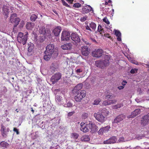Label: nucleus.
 I'll use <instances>...</instances> for the list:
<instances>
[{"label": "nucleus", "instance_id": "obj_1", "mask_svg": "<svg viewBox=\"0 0 149 149\" xmlns=\"http://www.w3.org/2000/svg\"><path fill=\"white\" fill-rule=\"evenodd\" d=\"M54 45L53 44L48 45L46 47V51L44 52V59L45 60L48 61L51 58L52 54H54V56H56L58 55L57 51H54Z\"/></svg>", "mask_w": 149, "mask_h": 149}, {"label": "nucleus", "instance_id": "obj_2", "mask_svg": "<svg viewBox=\"0 0 149 149\" xmlns=\"http://www.w3.org/2000/svg\"><path fill=\"white\" fill-rule=\"evenodd\" d=\"M104 60H97L95 62V65L97 67L103 68L108 66L109 64V60L110 59V56L106 55L104 57Z\"/></svg>", "mask_w": 149, "mask_h": 149}, {"label": "nucleus", "instance_id": "obj_3", "mask_svg": "<svg viewBox=\"0 0 149 149\" xmlns=\"http://www.w3.org/2000/svg\"><path fill=\"white\" fill-rule=\"evenodd\" d=\"M28 33L26 32L25 34L21 32H19L17 36V40L18 42L24 45L26 43L28 37Z\"/></svg>", "mask_w": 149, "mask_h": 149}, {"label": "nucleus", "instance_id": "obj_4", "mask_svg": "<svg viewBox=\"0 0 149 149\" xmlns=\"http://www.w3.org/2000/svg\"><path fill=\"white\" fill-rule=\"evenodd\" d=\"M86 91L85 90L77 92L74 96V100L77 102H80L86 95Z\"/></svg>", "mask_w": 149, "mask_h": 149}, {"label": "nucleus", "instance_id": "obj_5", "mask_svg": "<svg viewBox=\"0 0 149 149\" xmlns=\"http://www.w3.org/2000/svg\"><path fill=\"white\" fill-rule=\"evenodd\" d=\"M62 74L60 72H56L51 77L50 81L52 84L57 83L61 78Z\"/></svg>", "mask_w": 149, "mask_h": 149}, {"label": "nucleus", "instance_id": "obj_6", "mask_svg": "<svg viewBox=\"0 0 149 149\" xmlns=\"http://www.w3.org/2000/svg\"><path fill=\"white\" fill-rule=\"evenodd\" d=\"M94 116L96 119L100 123H104L107 119V118L98 112L95 113Z\"/></svg>", "mask_w": 149, "mask_h": 149}, {"label": "nucleus", "instance_id": "obj_7", "mask_svg": "<svg viewBox=\"0 0 149 149\" xmlns=\"http://www.w3.org/2000/svg\"><path fill=\"white\" fill-rule=\"evenodd\" d=\"M70 37L71 40L76 44L78 43L80 41V36L76 32L72 33Z\"/></svg>", "mask_w": 149, "mask_h": 149}, {"label": "nucleus", "instance_id": "obj_8", "mask_svg": "<svg viewBox=\"0 0 149 149\" xmlns=\"http://www.w3.org/2000/svg\"><path fill=\"white\" fill-rule=\"evenodd\" d=\"M149 123V113L143 116L141 120V125L145 126Z\"/></svg>", "mask_w": 149, "mask_h": 149}, {"label": "nucleus", "instance_id": "obj_9", "mask_svg": "<svg viewBox=\"0 0 149 149\" xmlns=\"http://www.w3.org/2000/svg\"><path fill=\"white\" fill-rule=\"evenodd\" d=\"M10 8L11 10L13 8L12 7L10 6L8 4H6V5H4L2 8V12L4 15L6 16V18L8 17V15L10 12L9 11V8Z\"/></svg>", "mask_w": 149, "mask_h": 149}, {"label": "nucleus", "instance_id": "obj_10", "mask_svg": "<svg viewBox=\"0 0 149 149\" xmlns=\"http://www.w3.org/2000/svg\"><path fill=\"white\" fill-rule=\"evenodd\" d=\"M70 33L68 31H62L61 37V41H67L70 39Z\"/></svg>", "mask_w": 149, "mask_h": 149}, {"label": "nucleus", "instance_id": "obj_11", "mask_svg": "<svg viewBox=\"0 0 149 149\" xmlns=\"http://www.w3.org/2000/svg\"><path fill=\"white\" fill-rule=\"evenodd\" d=\"M88 122L86 123L82 122L80 124V130L84 132H86L89 131L90 127Z\"/></svg>", "mask_w": 149, "mask_h": 149}, {"label": "nucleus", "instance_id": "obj_12", "mask_svg": "<svg viewBox=\"0 0 149 149\" xmlns=\"http://www.w3.org/2000/svg\"><path fill=\"white\" fill-rule=\"evenodd\" d=\"M103 52L102 49H98L92 52V54L94 57L99 58L102 56Z\"/></svg>", "mask_w": 149, "mask_h": 149}, {"label": "nucleus", "instance_id": "obj_13", "mask_svg": "<svg viewBox=\"0 0 149 149\" xmlns=\"http://www.w3.org/2000/svg\"><path fill=\"white\" fill-rule=\"evenodd\" d=\"M91 10H92V8L89 5H87L82 7L81 12L82 14H85L89 13Z\"/></svg>", "mask_w": 149, "mask_h": 149}, {"label": "nucleus", "instance_id": "obj_14", "mask_svg": "<svg viewBox=\"0 0 149 149\" xmlns=\"http://www.w3.org/2000/svg\"><path fill=\"white\" fill-rule=\"evenodd\" d=\"M117 141V139L116 136H113L110 137L109 139L104 141L103 143L104 144H108L115 143Z\"/></svg>", "mask_w": 149, "mask_h": 149}, {"label": "nucleus", "instance_id": "obj_15", "mask_svg": "<svg viewBox=\"0 0 149 149\" xmlns=\"http://www.w3.org/2000/svg\"><path fill=\"white\" fill-rule=\"evenodd\" d=\"M1 131L2 136L3 137H5L6 136L8 132L10 131V129L8 127L6 128L4 126L2 125L1 128Z\"/></svg>", "mask_w": 149, "mask_h": 149}, {"label": "nucleus", "instance_id": "obj_16", "mask_svg": "<svg viewBox=\"0 0 149 149\" xmlns=\"http://www.w3.org/2000/svg\"><path fill=\"white\" fill-rule=\"evenodd\" d=\"M141 113V110L139 109H136L134 111L131 113V114L128 116L127 118H133L139 114Z\"/></svg>", "mask_w": 149, "mask_h": 149}, {"label": "nucleus", "instance_id": "obj_17", "mask_svg": "<svg viewBox=\"0 0 149 149\" xmlns=\"http://www.w3.org/2000/svg\"><path fill=\"white\" fill-rule=\"evenodd\" d=\"M125 117L123 115H120L117 116L116 118L114 119L113 123H118L125 118Z\"/></svg>", "mask_w": 149, "mask_h": 149}, {"label": "nucleus", "instance_id": "obj_18", "mask_svg": "<svg viewBox=\"0 0 149 149\" xmlns=\"http://www.w3.org/2000/svg\"><path fill=\"white\" fill-rule=\"evenodd\" d=\"M88 123L89 125V130L91 131L94 132L97 130V127L93 123L91 122L90 121H88Z\"/></svg>", "mask_w": 149, "mask_h": 149}, {"label": "nucleus", "instance_id": "obj_19", "mask_svg": "<svg viewBox=\"0 0 149 149\" xmlns=\"http://www.w3.org/2000/svg\"><path fill=\"white\" fill-rule=\"evenodd\" d=\"M72 44L71 43L65 44L61 46V48L64 50H70L72 48Z\"/></svg>", "mask_w": 149, "mask_h": 149}, {"label": "nucleus", "instance_id": "obj_20", "mask_svg": "<svg viewBox=\"0 0 149 149\" xmlns=\"http://www.w3.org/2000/svg\"><path fill=\"white\" fill-rule=\"evenodd\" d=\"M61 27L60 26H58L55 28L53 30V32L55 36H58L61 31Z\"/></svg>", "mask_w": 149, "mask_h": 149}, {"label": "nucleus", "instance_id": "obj_21", "mask_svg": "<svg viewBox=\"0 0 149 149\" xmlns=\"http://www.w3.org/2000/svg\"><path fill=\"white\" fill-rule=\"evenodd\" d=\"M81 52L83 55L85 56H88L89 53L88 51V47L86 46L83 47L81 49Z\"/></svg>", "mask_w": 149, "mask_h": 149}, {"label": "nucleus", "instance_id": "obj_22", "mask_svg": "<svg viewBox=\"0 0 149 149\" xmlns=\"http://www.w3.org/2000/svg\"><path fill=\"white\" fill-rule=\"evenodd\" d=\"M9 145L8 143L5 141H2L0 143V148L2 149L7 148Z\"/></svg>", "mask_w": 149, "mask_h": 149}, {"label": "nucleus", "instance_id": "obj_23", "mask_svg": "<svg viewBox=\"0 0 149 149\" xmlns=\"http://www.w3.org/2000/svg\"><path fill=\"white\" fill-rule=\"evenodd\" d=\"M100 113L106 117L109 115V111L106 109L105 108L102 109Z\"/></svg>", "mask_w": 149, "mask_h": 149}, {"label": "nucleus", "instance_id": "obj_24", "mask_svg": "<svg viewBox=\"0 0 149 149\" xmlns=\"http://www.w3.org/2000/svg\"><path fill=\"white\" fill-rule=\"evenodd\" d=\"M34 26L33 23L28 22L26 23V28L28 30H31Z\"/></svg>", "mask_w": 149, "mask_h": 149}, {"label": "nucleus", "instance_id": "obj_25", "mask_svg": "<svg viewBox=\"0 0 149 149\" xmlns=\"http://www.w3.org/2000/svg\"><path fill=\"white\" fill-rule=\"evenodd\" d=\"M90 140L89 136L88 135L83 136L81 138V141H82L88 142Z\"/></svg>", "mask_w": 149, "mask_h": 149}, {"label": "nucleus", "instance_id": "obj_26", "mask_svg": "<svg viewBox=\"0 0 149 149\" xmlns=\"http://www.w3.org/2000/svg\"><path fill=\"white\" fill-rule=\"evenodd\" d=\"M83 85L81 84H77L74 88L73 90L74 91H77L79 90H80L82 88Z\"/></svg>", "mask_w": 149, "mask_h": 149}, {"label": "nucleus", "instance_id": "obj_27", "mask_svg": "<svg viewBox=\"0 0 149 149\" xmlns=\"http://www.w3.org/2000/svg\"><path fill=\"white\" fill-rule=\"evenodd\" d=\"M20 21V19L18 17L16 18V19L14 20V22H11L12 23H14L15 24L14 26V28H13V31L14 30V28L17 27V25L19 24V22Z\"/></svg>", "mask_w": 149, "mask_h": 149}, {"label": "nucleus", "instance_id": "obj_28", "mask_svg": "<svg viewBox=\"0 0 149 149\" xmlns=\"http://www.w3.org/2000/svg\"><path fill=\"white\" fill-rule=\"evenodd\" d=\"M39 33L43 35H46V32L45 30V28L44 27H40L39 30Z\"/></svg>", "mask_w": 149, "mask_h": 149}, {"label": "nucleus", "instance_id": "obj_29", "mask_svg": "<svg viewBox=\"0 0 149 149\" xmlns=\"http://www.w3.org/2000/svg\"><path fill=\"white\" fill-rule=\"evenodd\" d=\"M79 136V135L76 133H72L71 134V138L75 140L77 139Z\"/></svg>", "mask_w": 149, "mask_h": 149}, {"label": "nucleus", "instance_id": "obj_30", "mask_svg": "<svg viewBox=\"0 0 149 149\" xmlns=\"http://www.w3.org/2000/svg\"><path fill=\"white\" fill-rule=\"evenodd\" d=\"M17 15L16 13H14L11 14L10 17V21L11 22H14V20L16 18H17Z\"/></svg>", "mask_w": 149, "mask_h": 149}, {"label": "nucleus", "instance_id": "obj_31", "mask_svg": "<svg viewBox=\"0 0 149 149\" xmlns=\"http://www.w3.org/2000/svg\"><path fill=\"white\" fill-rule=\"evenodd\" d=\"M123 106V103H120L117 104L116 105H113L112 106V108L113 109H117Z\"/></svg>", "mask_w": 149, "mask_h": 149}, {"label": "nucleus", "instance_id": "obj_32", "mask_svg": "<svg viewBox=\"0 0 149 149\" xmlns=\"http://www.w3.org/2000/svg\"><path fill=\"white\" fill-rule=\"evenodd\" d=\"M37 17V16L36 15L32 14L31 15L30 17V19L31 21L34 22L36 20Z\"/></svg>", "mask_w": 149, "mask_h": 149}, {"label": "nucleus", "instance_id": "obj_33", "mask_svg": "<svg viewBox=\"0 0 149 149\" xmlns=\"http://www.w3.org/2000/svg\"><path fill=\"white\" fill-rule=\"evenodd\" d=\"M90 27L93 29L95 30L96 29V24L94 22H91L90 24Z\"/></svg>", "mask_w": 149, "mask_h": 149}, {"label": "nucleus", "instance_id": "obj_34", "mask_svg": "<svg viewBox=\"0 0 149 149\" xmlns=\"http://www.w3.org/2000/svg\"><path fill=\"white\" fill-rule=\"evenodd\" d=\"M103 129V130L104 132V133H105L108 132L109 130V129H110V127L109 126H107L104 127L102 128Z\"/></svg>", "mask_w": 149, "mask_h": 149}, {"label": "nucleus", "instance_id": "obj_35", "mask_svg": "<svg viewBox=\"0 0 149 149\" xmlns=\"http://www.w3.org/2000/svg\"><path fill=\"white\" fill-rule=\"evenodd\" d=\"M34 46L33 44L29 45L28 48V52H31Z\"/></svg>", "mask_w": 149, "mask_h": 149}, {"label": "nucleus", "instance_id": "obj_36", "mask_svg": "<svg viewBox=\"0 0 149 149\" xmlns=\"http://www.w3.org/2000/svg\"><path fill=\"white\" fill-rule=\"evenodd\" d=\"M97 31L101 34L104 31L103 29L102 28V26L100 25H99L98 27Z\"/></svg>", "mask_w": 149, "mask_h": 149}, {"label": "nucleus", "instance_id": "obj_37", "mask_svg": "<svg viewBox=\"0 0 149 149\" xmlns=\"http://www.w3.org/2000/svg\"><path fill=\"white\" fill-rule=\"evenodd\" d=\"M101 100L100 99H98L95 100L93 104L94 105L98 104L101 102Z\"/></svg>", "mask_w": 149, "mask_h": 149}, {"label": "nucleus", "instance_id": "obj_38", "mask_svg": "<svg viewBox=\"0 0 149 149\" xmlns=\"http://www.w3.org/2000/svg\"><path fill=\"white\" fill-rule=\"evenodd\" d=\"M81 5L79 3H77L74 4L73 7L75 8H79L81 6Z\"/></svg>", "mask_w": 149, "mask_h": 149}, {"label": "nucleus", "instance_id": "obj_39", "mask_svg": "<svg viewBox=\"0 0 149 149\" xmlns=\"http://www.w3.org/2000/svg\"><path fill=\"white\" fill-rule=\"evenodd\" d=\"M117 100H109V105H111V104H115Z\"/></svg>", "mask_w": 149, "mask_h": 149}, {"label": "nucleus", "instance_id": "obj_40", "mask_svg": "<svg viewBox=\"0 0 149 149\" xmlns=\"http://www.w3.org/2000/svg\"><path fill=\"white\" fill-rule=\"evenodd\" d=\"M103 21L104 22L106 23L107 24H110V22L109 21L106 17H104L103 19Z\"/></svg>", "mask_w": 149, "mask_h": 149}, {"label": "nucleus", "instance_id": "obj_41", "mask_svg": "<svg viewBox=\"0 0 149 149\" xmlns=\"http://www.w3.org/2000/svg\"><path fill=\"white\" fill-rule=\"evenodd\" d=\"M56 68L54 66H51L50 68V70L52 73H54L56 70Z\"/></svg>", "mask_w": 149, "mask_h": 149}, {"label": "nucleus", "instance_id": "obj_42", "mask_svg": "<svg viewBox=\"0 0 149 149\" xmlns=\"http://www.w3.org/2000/svg\"><path fill=\"white\" fill-rule=\"evenodd\" d=\"M115 34L116 35V36H121V33L119 31L115 30Z\"/></svg>", "mask_w": 149, "mask_h": 149}, {"label": "nucleus", "instance_id": "obj_43", "mask_svg": "<svg viewBox=\"0 0 149 149\" xmlns=\"http://www.w3.org/2000/svg\"><path fill=\"white\" fill-rule=\"evenodd\" d=\"M61 1L63 5L67 7H70V6L65 2L64 0H61Z\"/></svg>", "mask_w": 149, "mask_h": 149}, {"label": "nucleus", "instance_id": "obj_44", "mask_svg": "<svg viewBox=\"0 0 149 149\" xmlns=\"http://www.w3.org/2000/svg\"><path fill=\"white\" fill-rule=\"evenodd\" d=\"M66 106H65L67 107H72L73 104L70 102H68L65 104Z\"/></svg>", "mask_w": 149, "mask_h": 149}, {"label": "nucleus", "instance_id": "obj_45", "mask_svg": "<svg viewBox=\"0 0 149 149\" xmlns=\"http://www.w3.org/2000/svg\"><path fill=\"white\" fill-rule=\"evenodd\" d=\"M103 130V129L102 128L100 129L98 132L99 134L102 135L103 134V133H104V132Z\"/></svg>", "mask_w": 149, "mask_h": 149}, {"label": "nucleus", "instance_id": "obj_46", "mask_svg": "<svg viewBox=\"0 0 149 149\" xmlns=\"http://www.w3.org/2000/svg\"><path fill=\"white\" fill-rule=\"evenodd\" d=\"M138 69L136 68L132 69L130 71V72L132 74H134L135 72H137Z\"/></svg>", "mask_w": 149, "mask_h": 149}, {"label": "nucleus", "instance_id": "obj_47", "mask_svg": "<svg viewBox=\"0 0 149 149\" xmlns=\"http://www.w3.org/2000/svg\"><path fill=\"white\" fill-rule=\"evenodd\" d=\"M109 100H105L103 102L102 104L104 105H109Z\"/></svg>", "mask_w": 149, "mask_h": 149}, {"label": "nucleus", "instance_id": "obj_48", "mask_svg": "<svg viewBox=\"0 0 149 149\" xmlns=\"http://www.w3.org/2000/svg\"><path fill=\"white\" fill-rule=\"evenodd\" d=\"M88 116V113H84L82 114V117L83 118L85 119Z\"/></svg>", "mask_w": 149, "mask_h": 149}, {"label": "nucleus", "instance_id": "obj_49", "mask_svg": "<svg viewBox=\"0 0 149 149\" xmlns=\"http://www.w3.org/2000/svg\"><path fill=\"white\" fill-rule=\"evenodd\" d=\"M74 113L75 111H74L69 112L68 113V116H72Z\"/></svg>", "mask_w": 149, "mask_h": 149}, {"label": "nucleus", "instance_id": "obj_50", "mask_svg": "<svg viewBox=\"0 0 149 149\" xmlns=\"http://www.w3.org/2000/svg\"><path fill=\"white\" fill-rule=\"evenodd\" d=\"M87 17H83L80 18V21L82 22H85L87 19Z\"/></svg>", "mask_w": 149, "mask_h": 149}, {"label": "nucleus", "instance_id": "obj_51", "mask_svg": "<svg viewBox=\"0 0 149 149\" xmlns=\"http://www.w3.org/2000/svg\"><path fill=\"white\" fill-rule=\"evenodd\" d=\"M61 97L60 96L57 95L56 97V99L58 102L61 101Z\"/></svg>", "mask_w": 149, "mask_h": 149}, {"label": "nucleus", "instance_id": "obj_52", "mask_svg": "<svg viewBox=\"0 0 149 149\" xmlns=\"http://www.w3.org/2000/svg\"><path fill=\"white\" fill-rule=\"evenodd\" d=\"M13 131H14L15 132H16V134H19V131L16 128H14L13 129Z\"/></svg>", "mask_w": 149, "mask_h": 149}, {"label": "nucleus", "instance_id": "obj_53", "mask_svg": "<svg viewBox=\"0 0 149 149\" xmlns=\"http://www.w3.org/2000/svg\"><path fill=\"white\" fill-rule=\"evenodd\" d=\"M77 73H79L82 72V70L80 69H78L76 70Z\"/></svg>", "mask_w": 149, "mask_h": 149}, {"label": "nucleus", "instance_id": "obj_54", "mask_svg": "<svg viewBox=\"0 0 149 149\" xmlns=\"http://www.w3.org/2000/svg\"><path fill=\"white\" fill-rule=\"evenodd\" d=\"M3 91L4 93H6L7 91V89L5 87H4L3 88Z\"/></svg>", "mask_w": 149, "mask_h": 149}, {"label": "nucleus", "instance_id": "obj_55", "mask_svg": "<svg viewBox=\"0 0 149 149\" xmlns=\"http://www.w3.org/2000/svg\"><path fill=\"white\" fill-rule=\"evenodd\" d=\"M90 27H89L87 25L86 26V29L87 30H90V31H91V29L90 28Z\"/></svg>", "mask_w": 149, "mask_h": 149}, {"label": "nucleus", "instance_id": "obj_56", "mask_svg": "<svg viewBox=\"0 0 149 149\" xmlns=\"http://www.w3.org/2000/svg\"><path fill=\"white\" fill-rule=\"evenodd\" d=\"M91 40L93 42H95L97 43V42L96 41V40L95 39V38H91Z\"/></svg>", "mask_w": 149, "mask_h": 149}, {"label": "nucleus", "instance_id": "obj_57", "mask_svg": "<svg viewBox=\"0 0 149 149\" xmlns=\"http://www.w3.org/2000/svg\"><path fill=\"white\" fill-rule=\"evenodd\" d=\"M124 88V87L123 86H120L118 87V88L119 90L122 89Z\"/></svg>", "mask_w": 149, "mask_h": 149}, {"label": "nucleus", "instance_id": "obj_58", "mask_svg": "<svg viewBox=\"0 0 149 149\" xmlns=\"http://www.w3.org/2000/svg\"><path fill=\"white\" fill-rule=\"evenodd\" d=\"M127 83V82L126 81H123V82H122V84L123 85V86H124Z\"/></svg>", "mask_w": 149, "mask_h": 149}, {"label": "nucleus", "instance_id": "obj_59", "mask_svg": "<svg viewBox=\"0 0 149 149\" xmlns=\"http://www.w3.org/2000/svg\"><path fill=\"white\" fill-rule=\"evenodd\" d=\"M67 1H68V3L70 4H72L73 1V0H66Z\"/></svg>", "mask_w": 149, "mask_h": 149}, {"label": "nucleus", "instance_id": "obj_60", "mask_svg": "<svg viewBox=\"0 0 149 149\" xmlns=\"http://www.w3.org/2000/svg\"><path fill=\"white\" fill-rule=\"evenodd\" d=\"M124 137H120V139H119V140H120V141H124Z\"/></svg>", "mask_w": 149, "mask_h": 149}, {"label": "nucleus", "instance_id": "obj_61", "mask_svg": "<svg viewBox=\"0 0 149 149\" xmlns=\"http://www.w3.org/2000/svg\"><path fill=\"white\" fill-rule=\"evenodd\" d=\"M121 36H117V40L118 41H120L121 40Z\"/></svg>", "mask_w": 149, "mask_h": 149}, {"label": "nucleus", "instance_id": "obj_62", "mask_svg": "<svg viewBox=\"0 0 149 149\" xmlns=\"http://www.w3.org/2000/svg\"><path fill=\"white\" fill-rule=\"evenodd\" d=\"M111 95H107L106 97L107 98H111Z\"/></svg>", "mask_w": 149, "mask_h": 149}, {"label": "nucleus", "instance_id": "obj_63", "mask_svg": "<svg viewBox=\"0 0 149 149\" xmlns=\"http://www.w3.org/2000/svg\"><path fill=\"white\" fill-rule=\"evenodd\" d=\"M104 35L106 37H107L108 38H110V36H109V34H108V33L106 34H105Z\"/></svg>", "mask_w": 149, "mask_h": 149}, {"label": "nucleus", "instance_id": "obj_64", "mask_svg": "<svg viewBox=\"0 0 149 149\" xmlns=\"http://www.w3.org/2000/svg\"><path fill=\"white\" fill-rule=\"evenodd\" d=\"M31 111L33 113H34V110H33V109L32 108H31Z\"/></svg>", "mask_w": 149, "mask_h": 149}]
</instances>
